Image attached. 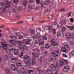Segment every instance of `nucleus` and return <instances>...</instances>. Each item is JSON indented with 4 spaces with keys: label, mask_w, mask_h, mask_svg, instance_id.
Segmentation results:
<instances>
[{
    "label": "nucleus",
    "mask_w": 74,
    "mask_h": 74,
    "mask_svg": "<svg viewBox=\"0 0 74 74\" xmlns=\"http://www.w3.org/2000/svg\"><path fill=\"white\" fill-rule=\"evenodd\" d=\"M23 41V43L25 45H30L31 44L32 47H35L37 44L36 42H33V38L32 37H29V39L24 38Z\"/></svg>",
    "instance_id": "nucleus-1"
},
{
    "label": "nucleus",
    "mask_w": 74,
    "mask_h": 74,
    "mask_svg": "<svg viewBox=\"0 0 74 74\" xmlns=\"http://www.w3.org/2000/svg\"><path fill=\"white\" fill-rule=\"evenodd\" d=\"M25 63L27 65H30V66H34V64L36 63V58H32V59H30L25 60L24 61Z\"/></svg>",
    "instance_id": "nucleus-2"
},
{
    "label": "nucleus",
    "mask_w": 74,
    "mask_h": 74,
    "mask_svg": "<svg viewBox=\"0 0 74 74\" xmlns=\"http://www.w3.org/2000/svg\"><path fill=\"white\" fill-rule=\"evenodd\" d=\"M51 68L53 71H55L57 70V69H58L59 66V63L57 62L56 64V65L54 64H51L50 65Z\"/></svg>",
    "instance_id": "nucleus-3"
},
{
    "label": "nucleus",
    "mask_w": 74,
    "mask_h": 74,
    "mask_svg": "<svg viewBox=\"0 0 74 74\" xmlns=\"http://www.w3.org/2000/svg\"><path fill=\"white\" fill-rule=\"evenodd\" d=\"M59 54V50L56 49L52 51V54L54 57H57Z\"/></svg>",
    "instance_id": "nucleus-4"
},
{
    "label": "nucleus",
    "mask_w": 74,
    "mask_h": 74,
    "mask_svg": "<svg viewBox=\"0 0 74 74\" xmlns=\"http://www.w3.org/2000/svg\"><path fill=\"white\" fill-rule=\"evenodd\" d=\"M51 45L53 47H56V46H57L58 45L57 41L54 38L51 39Z\"/></svg>",
    "instance_id": "nucleus-5"
},
{
    "label": "nucleus",
    "mask_w": 74,
    "mask_h": 74,
    "mask_svg": "<svg viewBox=\"0 0 74 74\" xmlns=\"http://www.w3.org/2000/svg\"><path fill=\"white\" fill-rule=\"evenodd\" d=\"M11 51L12 52V53H14V55H17L19 53V50L17 49H15L14 47H12V49H11Z\"/></svg>",
    "instance_id": "nucleus-6"
},
{
    "label": "nucleus",
    "mask_w": 74,
    "mask_h": 74,
    "mask_svg": "<svg viewBox=\"0 0 74 74\" xmlns=\"http://www.w3.org/2000/svg\"><path fill=\"white\" fill-rule=\"evenodd\" d=\"M40 8L42 9V8H46V5L47 3L45 1L43 2H41L40 3Z\"/></svg>",
    "instance_id": "nucleus-7"
},
{
    "label": "nucleus",
    "mask_w": 74,
    "mask_h": 74,
    "mask_svg": "<svg viewBox=\"0 0 74 74\" xmlns=\"http://www.w3.org/2000/svg\"><path fill=\"white\" fill-rule=\"evenodd\" d=\"M2 48L3 49H6L8 48V45L7 44L6 42H2Z\"/></svg>",
    "instance_id": "nucleus-8"
},
{
    "label": "nucleus",
    "mask_w": 74,
    "mask_h": 74,
    "mask_svg": "<svg viewBox=\"0 0 74 74\" xmlns=\"http://www.w3.org/2000/svg\"><path fill=\"white\" fill-rule=\"evenodd\" d=\"M5 6H6L8 8H11V2L8 0L5 1Z\"/></svg>",
    "instance_id": "nucleus-9"
},
{
    "label": "nucleus",
    "mask_w": 74,
    "mask_h": 74,
    "mask_svg": "<svg viewBox=\"0 0 74 74\" xmlns=\"http://www.w3.org/2000/svg\"><path fill=\"white\" fill-rule=\"evenodd\" d=\"M11 67L12 70L13 71H17V68H16V66H15L14 64H11Z\"/></svg>",
    "instance_id": "nucleus-10"
},
{
    "label": "nucleus",
    "mask_w": 74,
    "mask_h": 74,
    "mask_svg": "<svg viewBox=\"0 0 74 74\" xmlns=\"http://www.w3.org/2000/svg\"><path fill=\"white\" fill-rule=\"evenodd\" d=\"M57 36H58V37L64 36V32H63L62 31L58 32L57 33Z\"/></svg>",
    "instance_id": "nucleus-11"
},
{
    "label": "nucleus",
    "mask_w": 74,
    "mask_h": 74,
    "mask_svg": "<svg viewBox=\"0 0 74 74\" xmlns=\"http://www.w3.org/2000/svg\"><path fill=\"white\" fill-rule=\"evenodd\" d=\"M70 70V68L69 66L68 65H65L63 69L64 71L65 72H67V71H69Z\"/></svg>",
    "instance_id": "nucleus-12"
},
{
    "label": "nucleus",
    "mask_w": 74,
    "mask_h": 74,
    "mask_svg": "<svg viewBox=\"0 0 74 74\" xmlns=\"http://www.w3.org/2000/svg\"><path fill=\"white\" fill-rule=\"evenodd\" d=\"M17 40H13L12 39H11L9 41V42L10 43H11L14 45H16L17 44Z\"/></svg>",
    "instance_id": "nucleus-13"
},
{
    "label": "nucleus",
    "mask_w": 74,
    "mask_h": 74,
    "mask_svg": "<svg viewBox=\"0 0 74 74\" xmlns=\"http://www.w3.org/2000/svg\"><path fill=\"white\" fill-rule=\"evenodd\" d=\"M18 30L17 29H15L14 30V34H15L16 36L17 37L21 34V33L19 32L18 31Z\"/></svg>",
    "instance_id": "nucleus-14"
},
{
    "label": "nucleus",
    "mask_w": 74,
    "mask_h": 74,
    "mask_svg": "<svg viewBox=\"0 0 74 74\" xmlns=\"http://www.w3.org/2000/svg\"><path fill=\"white\" fill-rule=\"evenodd\" d=\"M46 74H52V70L47 69H46Z\"/></svg>",
    "instance_id": "nucleus-15"
},
{
    "label": "nucleus",
    "mask_w": 74,
    "mask_h": 74,
    "mask_svg": "<svg viewBox=\"0 0 74 74\" xmlns=\"http://www.w3.org/2000/svg\"><path fill=\"white\" fill-rule=\"evenodd\" d=\"M28 2V1L27 0H24L23 2V4L24 6H25V7L24 8V9H25L26 8V6L27 4V3Z\"/></svg>",
    "instance_id": "nucleus-16"
},
{
    "label": "nucleus",
    "mask_w": 74,
    "mask_h": 74,
    "mask_svg": "<svg viewBox=\"0 0 74 74\" xmlns=\"http://www.w3.org/2000/svg\"><path fill=\"white\" fill-rule=\"evenodd\" d=\"M40 63L41 65H42L44 64V57H40Z\"/></svg>",
    "instance_id": "nucleus-17"
},
{
    "label": "nucleus",
    "mask_w": 74,
    "mask_h": 74,
    "mask_svg": "<svg viewBox=\"0 0 74 74\" xmlns=\"http://www.w3.org/2000/svg\"><path fill=\"white\" fill-rule=\"evenodd\" d=\"M18 56L21 58H24V52H21L18 54Z\"/></svg>",
    "instance_id": "nucleus-18"
},
{
    "label": "nucleus",
    "mask_w": 74,
    "mask_h": 74,
    "mask_svg": "<svg viewBox=\"0 0 74 74\" xmlns=\"http://www.w3.org/2000/svg\"><path fill=\"white\" fill-rule=\"evenodd\" d=\"M45 42H44V41H40L39 43V46H40V47H44V45H45Z\"/></svg>",
    "instance_id": "nucleus-19"
},
{
    "label": "nucleus",
    "mask_w": 74,
    "mask_h": 74,
    "mask_svg": "<svg viewBox=\"0 0 74 74\" xmlns=\"http://www.w3.org/2000/svg\"><path fill=\"white\" fill-rule=\"evenodd\" d=\"M10 60H11L12 62H13L14 63H15L16 62V58L15 57H12L10 59Z\"/></svg>",
    "instance_id": "nucleus-20"
},
{
    "label": "nucleus",
    "mask_w": 74,
    "mask_h": 74,
    "mask_svg": "<svg viewBox=\"0 0 74 74\" xmlns=\"http://www.w3.org/2000/svg\"><path fill=\"white\" fill-rule=\"evenodd\" d=\"M6 73L7 74H11V69H6L5 71Z\"/></svg>",
    "instance_id": "nucleus-21"
},
{
    "label": "nucleus",
    "mask_w": 74,
    "mask_h": 74,
    "mask_svg": "<svg viewBox=\"0 0 74 74\" xmlns=\"http://www.w3.org/2000/svg\"><path fill=\"white\" fill-rule=\"evenodd\" d=\"M61 51L63 52L66 53L67 51V48L65 47H62L61 48Z\"/></svg>",
    "instance_id": "nucleus-22"
},
{
    "label": "nucleus",
    "mask_w": 74,
    "mask_h": 74,
    "mask_svg": "<svg viewBox=\"0 0 74 74\" xmlns=\"http://www.w3.org/2000/svg\"><path fill=\"white\" fill-rule=\"evenodd\" d=\"M64 64V60L62 59L60 60V65L61 66H63Z\"/></svg>",
    "instance_id": "nucleus-23"
},
{
    "label": "nucleus",
    "mask_w": 74,
    "mask_h": 74,
    "mask_svg": "<svg viewBox=\"0 0 74 74\" xmlns=\"http://www.w3.org/2000/svg\"><path fill=\"white\" fill-rule=\"evenodd\" d=\"M12 48V47H11L10 49H5V50H6L5 52L6 53H9V52H10V53H12V51H11V49Z\"/></svg>",
    "instance_id": "nucleus-24"
},
{
    "label": "nucleus",
    "mask_w": 74,
    "mask_h": 74,
    "mask_svg": "<svg viewBox=\"0 0 74 74\" xmlns=\"http://www.w3.org/2000/svg\"><path fill=\"white\" fill-rule=\"evenodd\" d=\"M24 58L25 59H33V58H30V57L27 55H26L25 56H24Z\"/></svg>",
    "instance_id": "nucleus-25"
},
{
    "label": "nucleus",
    "mask_w": 74,
    "mask_h": 74,
    "mask_svg": "<svg viewBox=\"0 0 74 74\" xmlns=\"http://www.w3.org/2000/svg\"><path fill=\"white\" fill-rule=\"evenodd\" d=\"M23 42H22V41L18 40L17 42V44L20 45H23Z\"/></svg>",
    "instance_id": "nucleus-26"
},
{
    "label": "nucleus",
    "mask_w": 74,
    "mask_h": 74,
    "mask_svg": "<svg viewBox=\"0 0 74 74\" xmlns=\"http://www.w3.org/2000/svg\"><path fill=\"white\" fill-rule=\"evenodd\" d=\"M54 58L52 57H51L49 59V62H55L56 61V59H55V60H53Z\"/></svg>",
    "instance_id": "nucleus-27"
},
{
    "label": "nucleus",
    "mask_w": 74,
    "mask_h": 74,
    "mask_svg": "<svg viewBox=\"0 0 74 74\" xmlns=\"http://www.w3.org/2000/svg\"><path fill=\"white\" fill-rule=\"evenodd\" d=\"M66 38H70L71 37V33L70 32L67 33L66 34Z\"/></svg>",
    "instance_id": "nucleus-28"
},
{
    "label": "nucleus",
    "mask_w": 74,
    "mask_h": 74,
    "mask_svg": "<svg viewBox=\"0 0 74 74\" xmlns=\"http://www.w3.org/2000/svg\"><path fill=\"white\" fill-rule=\"evenodd\" d=\"M61 24L63 26H65L66 24V21L65 20H62L61 21Z\"/></svg>",
    "instance_id": "nucleus-29"
},
{
    "label": "nucleus",
    "mask_w": 74,
    "mask_h": 74,
    "mask_svg": "<svg viewBox=\"0 0 74 74\" xmlns=\"http://www.w3.org/2000/svg\"><path fill=\"white\" fill-rule=\"evenodd\" d=\"M8 8V7L5 6V7L3 8V9L2 10V12H5Z\"/></svg>",
    "instance_id": "nucleus-30"
},
{
    "label": "nucleus",
    "mask_w": 74,
    "mask_h": 74,
    "mask_svg": "<svg viewBox=\"0 0 74 74\" xmlns=\"http://www.w3.org/2000/svg\"><path fill=\"white\" fill-rule=\"evenodd\" d=\"M42 39L43 40H44V41H45V40H47V37L46 36L42 35Z\"/></svg>",
    "instance_id": "nucleus-31"
},
{
    "label": "nucleus",
    "mask_w": 74,
    "mask_h": 74,
    "mask_svg": "<svg viewBox=\"0 0 74 74\" xmlns=\"http://www.w3.org/2000/svg\"><path fill=\"white\" fill-rule=\"evenodd\" d=\"M68 27L71 30H74V25H71V26H68Z\"/></svg>",
    "instance_id": "nucleus-32"
},
{
    "label": "nucleus",
    "mask_w": 74,
    "mask_h": 74,
    "mask_svg": "<svg viewBox=\"0 0 74 74\" xmlns=\"http://www.w3.org/2000/svg\"><path fill=\"white\" fill-rule=\"evenodd\" d=\"M32 54L34 57H38V54L35 52H33L32 53Z\"/></svg>",
    "instance_id": "nucleus-33"
},
{
    "label": "nucleus",
    "mask_w": 74,
    "mask_h": 74,
    "mask_svg": "<svg viewBox=\"0 0 74 74\" xmlns=\"http://www.w3.org/2000/svg\"><path fill=\"white\" fill-rule=\"evenodd\" d=\"M34 5H30L28 6V10H32L34 9Z\"/></svg>",
    "instance_id": "nucleus-34"
},
{
    "label": "nucleus",
    "mask_w": 74,
    "mask_h": 74,
    "mask_svg": "<svg viewBox=\"0 0 74 74\" xmlns=\"http://www.w3.org/2000/svg\"><path fill=\"white\" fill-rule=\"evenodd\" d=\"M4 7V3L2 2H0V8L2 9Z\"/></svg>",
    "instance_id": "nucleus-35"
},
{
    "label": "nucleus",
    "mask_w": 74,
    "mask_h": 74,
    "mask_svg": "<svg viewBox=\"0 0 74 74\" xmlns=\"http://www.w3.org/2000/svg\"><path fill=\"white\" fill-rule=\"evenodd\" d=\"M16 64L17 67H21L22 64V63L20 62H18L16 63Z\"/></svg>",
    "instance_id": "nucleus-36"
},
{
    "label": "nucleus",
    "mask_w": 74,
    "mask_h": 74,
    "mask_svg": "<svg viewBox=\"0 0 74 74\" xmlns=\"http://www.w3.org/2000/svg\"><path fill=\"white\" fill-rule=\"evenodd\" d=\"M29 32L31 34H34V29L32 28L30 29Z\"/></svg>",
    "instance_id": "nucleus-37"
},
{
    "label": "nucleus",
    "mask_w": 74,
    "mask_h": 74,
    "mask_svg": "<svg viewBox=\"0 0 74 74\" xmlns=\"http://www.w3.org/2000/svg\"><path fill=\"white\" fill-rule=\"evenodd\" d=\"M10 38L13 40H16L17 39V37L16 36H10Z\"/></svg>",
    "instance_id": "nucleus-38"
},
{
    "label": "nucleus",
    "mask_w": 74,
    "mask_h": 74,
    "mask_svg": "<svg viewBox=\"0 0 74 74\" xmlns=\"http://www.w3.org/2000/svg\"><path fill=\"white\" fill-rule=\"evenodd\" d=\"M33 38V40L34 39H37L38 38V35H37L36 34H35L34 35L33 37H32Z\"/></svg>",
    "instance_id": "nucleus-39"
},
{
    "label": "nucleus",
    "mask_w": 74,
    "mask_h": 74,
    "mask_svg": "<svg viewBox=\"0 0 74 74\" xmlns=\"http://www.w3.org/2000/svg\"><path fill=\"white\" fill-rule=\"evenodd\" d=\"M49 33H52V32L51 31L53 30V29L52 28V26H49Z\"/></svg>",
    "instance_id": "nucleus-40"
},
{
    "label": "nucleus",
    "mask_w": 74,
    "mask_h": 74,
    "mask_svg": "<svg viewBox=\"0 0 74 74\" xmlns=\"http://www.w3.org/2000/svg\"><path fill=\"white\" fill-rule=\"evenodd\" d=\"M28 66L27 65H24L22 67V69L25 70L27 69Z\"/></svg>",
    "instance_id": "nucleus-41"
},
{
    "label": "nucleus",
    "mask_w": 74,
    "mask_h": 74,
    "mask_svg": "<svg viewBox=\"0 0 74 74\" xmlns=\"http://www.w3.org/2000/svg\"><path fill=\"white\" fill-rule=\"evenodd\" d=\"M45 2H46L47 5H48V4H50L52 3V2L50 1V0L45 1Z\"/></svg>",
    "instance_id": "nucleus-42"
},
{
    "label": "nucleus",
    "mask_w": 74,
    "mask_h": 74,
    "mask_svg": "<svg viewBox=\"0 0 74 74\" xmlns=\"http://www.w3.org/2000/svg\"><path fill=\"white\" fill-rule=\"evenodd\" d=\"M45 48H46V49H48L49 48V46L48 44H46L45 45Z\"/></svg>",
    "instance_id": "nucleus-43"
},
{
    "label": "nucleus",
    "mask_w": 74,
    "mask_h": 74,
    "mask_svg": "<svg viewBox=\"0 0 74 74\" xmlns=\"http://www.w3.org/2000/svg\"><path fill=\"white\" fill-rule=\"evenodd\" d=\"M23 34L24 37H25V38H27V37L29 36V34H28V33H24Z\"/></svg>",
    "instance_id": "nucleus-44"
},
{
    "label": "nucleus",
    "mask_w": 74,
    "mask_h": 74,
    "mask_svg": "<svg viewBox=\"0 0 74 74\" xmlns=\"http://www.w3.org/2000/svg\"><path fill=\"white\" fill-rule=\"evenodd\" d=\"M70 56H74V51H72L71 53H69Z\"/></svg>",
    "instance_id": "nucleus-45"
},
{
    "label": "nucleus",
    "mask_w": 74,
    "mask_h": 74,
    "mask_svg": "<svg viewBox=\"0 0 74 74\" xmlns=\"http://www.w3.org/2000/svg\"><path fill=\"white\" fill-rule=\"evenodd\" d=\"M22 9V8L21 6H17L16 7V10H18V11H21Z\"/></svg>",
    "instance_id": "nucleus-46"
},
{
    "label": "nucleus",
    "mask_w": 74,
    "mask_h": 74,
    "mask_svg": "<svg viewBox=\"0 0 74 74\" xmlns=\"http://www.w3.org/2000/svg\"><path fill=\"white\" fill-rule=\"evenodd\" d=\"M19 1V0H13V3H12V4L13 3H15L16 4H18V1Z\"/></svg>",
    "instance_id": "nucleus-47"
},
{
    "label": "nucleus",
    "mask_w": 74,
    "mask_h": 74,
    "mask_svg": "<svg viewBox=\"0 0 74 74\" xmlns=\"http://www.w3.org/2000/svg\"><path fill=\"white\" fill-rule=\"evenodd\" d=\"M36 52L38 53L39 54H40V53H41V50L39 49H36Z\"/></svg>",
    "instance_id": "nucleus-48"
},
{
    "label": "nucleus",
    "mask_w": 74,
    "mask_h": 74,
    "mask_svg": "<svg viewBox=\"0 0 74 74\" xmlns=\"http://www.w3.org/2000/svg\"><path fill=\"white\" fill-rule=\"evenodd\" d=\"M44 53L45 56H49V52L47 51H44Z\"/></svg>",
    "instance_id": "nucleus-49"
},
{
    "label": "nucleus",
    "mask_w": 74,
    "mask_h": 74,
    "mask_svg": "<svg viewBox=\"0 0 74 74\" xmlns=\"http://www.w3.org/2000/svg\"><path fill=\"white\" fill-rule=\"evenodd\" d=\"M23 47L24 49V50H27L28 48V47L25 46V45H23Z\"/></svg>",
    "instance_id": "nucleus-50"
},
{
    "label": "nucleus",
    "mask_w": 74,
    "mask_h": 74,
    "mask_svg": "<svg viewBox=\"0 0 74 74\" xmlns=\"http://www.w3.org/2000/svg\"><path fill=\"white\" fill-rule=\"evenodd\" d=\"M23 37V35H21L18 36V40H21V39H22Z\"/></svg>",
    "instance_id": "nucleus-51"
},
{
    "label": "nucleus",
    "mask_w": 74,
    "mask_h": 74,
    "mask_svg": "<svg viewBox=\"0 0 74 74\" xmlns=\"http://www.w3.org/2000/svg\"><path fill=\"white\" fill-rule=\"evenodd\" d=\"M45 66L47 68H48L49 67V63H47L45 64Z\"/></svg>",
    "instance_id": "nucleus-52"
},
{
    "label": "nucleus",
    "mask_w": 74,
    "mask_h": 74,
    "mask_svg": "<svg viewBox=\"0 0 74 74\" xmlns=\"http://www.w3.org/2000/svg\"><path fill=\"white\" fill-rule=\"evenodd\" d=\"M41 68H40V67L38 65H37L36 66V70L38 71L39 70H40Z\"/></svg>",
    "instance_id": "nucleus-53"
},
{
    "label": "nucleus",
    "mask_w": 74,
    "mask_h": 74,
    "mask_svg": "<svg viewBox=\"0 0 74 74\" xmlns=\"http://www.w3.org/2000/svg\"><path fill=\"white\" fill-rule=\"evenodd\" d=\"M36 3L38 5L40 4V0H36Z\"/></svg>",
    "instance_id": "nucleus-54"
},
{
    "label": "nucleus",
    "mask_w": 74,
    "mask_h": 74,
    "mask_svg": "<svg viewBox=\"0 0 74 74\" xmlns=\"http://www.w3.org/2000/svg\"><path fill=\"white\" fill-rule=\"evenodd\" d=\"M62 31L63 32H64L66 31V27H62Z\"/></svg>",
    "instance_id": "nucleus-55"
},
{
    "label": "nucleus",
    "mask_w": 74,
    "mask_h": 74,
    "mask_svg": "<svg viewBox=\"0 0 74 74\" xmlns=\"http://www.w3.org/2000/svg\"><path fill=\"white\" fill-rule=\"evenodd\" d=\"M38 41H41L42 40V36H38Z\"/></svg>",
    "instance_id": "nucleus-56"
},
{
    "label": "nucleus",
    "mask_w": 74,
    "mask_h": 74,
    "mask_svg": "<svg viewBox=\"0 0 74 74\" xmlns=\"http://www.w3.org/2000/svg\"><path fill=\"white\" fill-rule=\"evenodd\" d=\"M64 63H65V64H67L69 63V62H68V60H64Z\"/></svg>",
    "instance_id": "nucleus-57"
},
{
    "label": "nucleus",
    "mask_w": 74,
    "mask_h": 74,
    "mask_svg": "<svg viewBox=\"0 0 74 74\" xmlns=\"http://www.w3.org/2000/svg\"><path fill=\"white\" fill-rule=\"evenodd\" d=\"M64 45L65 48H66L67 49H69V46L68 44H65Z\"/></svg>",
    "instance_id": "nucleus-58"
},
{
    "label": "nucleus",
    "mask_w": 74,
    "mask_h": 74,
    "mask_svg": "<svg viewBox=\"0 0 74 74\" xmlns=\"http://www.w3.org/2000/svg\"><path fill=\"white\" fill-rule=\"evenodd\" d=\"M57 25H58L52 24V27L54 29H56L57 28Z\"/></svg>",
    "instance_id": "nucleus-59"
},
{
    "label": "nucleus",
    "mask_w": 74,
    "mask_h": 74,
    "mask_svg": "<svg viewBox=\"0 0 74 74\" xmlns=\"http://www.w3.org/2000/svg\"><path fill=\"white\" fill-rule=\"evenodd\" d=\"M39 16L41 18H42L44 17V14L40 13L39 15Z\"/></svg>",
    "instance_id": "nucleus-60"
},
{
    "label": "nucleus",
    "mask_w": 74,
    "mask_h": 74,
    "mask_svg": "<svg viewBox=\"0 0 74 74\" xmlns=\"http://www.w3.org/2000/svg\"><path fill=\"white\" fill-rule=\"evenodd\" d=\"M68 38L67 40L68 41H69L70 42L71 41V40H72V38L71 37H70L69 38Z\"/></svg>",
    "instance_id": "nucleus-61"
},
{
    "label": "nucleus",
    "mask_w": 74,
    "mask_h": 74,
    "mask_svg": "<svg viewBox=\"0 0 74 74\" xmlns=\"http://www.w3.org/2000/svg\"><path fill=\"white\" fill-rule=\"evenodd\" d=\"M59 28H60V29H62V27H63L62 26V25L60 24H58V26Z\"/></svg>",
    "instance_id": "nucleus-62"
},
{
    "label": "nucleus",
    "mask_w": 74,
    "mask_h": 74,
    "mask_svg": "<svg viewBox=\"0 0 74 74\" xmlns=\"http://www.w3.org/2000/svg\"><path fill=\"white\" fill-rule=\"evenodd\" d=\"M45 48V47H44V46H41L40 47V49L42 51H44Z\"/></svg>",
    "instance_id": "nucleus-63"
},
{
    "label": "nucleus",
    "mask_w": 74,
    "mask_h": 74,
    "mask_svg": "<svg viewBox=\"0 0 74 74\" xmlns=\"http://www.w3.org/2000/svg\"><path fill=\"white\" fill-rule=\"evenodd\" d=\"M40 7L38 6H37L35 8V11H37L38 9H40Z\"/></svg>",
    "instance_id": "nucleus-64"
}]
</instances>
